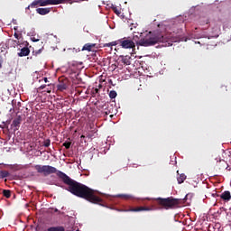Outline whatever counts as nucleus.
Instances as JSON below:
<instances>
[{
    "label": "nucleus",
    "instance_id": "7ed1b4c3",
    "mask_svg": "<svg viewBox=\"0 0 231 231\" xmlns=\"http://www.w3.org/2000/svg\"><path fill=\"white\" fill-rule=\"evenodd\" d=\"M155 200L157 201V205L165 210H172L174 208H178L181 204V199H175L173 197H168L165 199L157 198Z\"/></svg>",
    "mask_w": 231,
    "mask_h": 231
},
{
    "label": "nucleus",
    "instance_id": "dca6fc26",
    "mask_svg": "<svg viewBox=\"0 0 231 231\" xmlns=\"http://www.w3.org/2000/svg\"><path fill=\"white\" fill-rule=\"evenodd\" d=\"M46 231H66V229L64 228V226H59L49 227Z\"/></svg>",
    "mask_w": 231,
    "mask_h": 231
},
{
    "label": "nucleus",
    "instance_id": "4be33fe9",
    "mask_svg": "<svg viewBox=\"0 0 231 231\" xmlns=\"http://www.w3.org/2000/svg\"><path fill=\"white\" fill-rule=\"evenodd\" d=\"M116 96H117L116 91L111 90V91L109 92V97H110L111 99L116 98Z\"/></svg>",
    "mask_w": 231,
    "mask_h": 231
},
{
    "label": "nucleus",
    "instance_id": "1a4fd4ad",
    "mask_svg": "<svg viewBox=\"0 0 231 231\" xmlns=\"http://www.w3.org/2000/svg\"><path fill=\"white\" fill-rule=\"evenodd\" d=\"M36 12L40 15H48V14H50V12H51V8H50V7L38 8V9H36Z\"/></svg>",
    "mask_w": 231,
    "mask_h": 231
},
{
    "label": "nucleus",
    "instance_id": "39448f33",
    "mask_svg": "<svg viewBox=\"0 0 231 231\" xmlns=\"http://www.w3.org/2000/svg\"><path fill=\"white\" fill-rule=\"evenodd\" d=\"M118 44H120L122 48H125V50L134 48L135 46L133 40H117L109 43H104L103 48H111V50H113V46H116Z\"/></svg>",
    "mask_w": 231,
    "mask_h": 231
},
{
    "label": "nucleus",
    "instance_id": "412c9836",
    "mask_svg": "<svg viewBox=\"0 0 231 231\" xmlns=\"http://www.w3.org/2000/svg\"><path fill=\"white\" fill-rule=\"evenodd\" d=\"M99 92H100V88H92L91 95L93 97H97V95H98Z\"/></svg>",
    "mask_w": 231,
    "mask_h": 231
},
{
    "label": "nucleus",
    "instance_id": "6ab92c4d",
    "mask_svg": "<svg viewBox=\"0 0 231 231\" xmlns=\"http://www.w3.org/2000/svg\"><path fill=\"white\" fill-rule=\"evenodd\" d=\"M8 176H10V172H8V171H0V178H8Z\"/></svg>",
    "mask_w": 231,
    "mask_h": 231
},
{
    "label": "nucleus",
    "instance_id": "b1692460",
    "mask_svg": "<svg viewBox=\"0 0 231 231\" xmlns=\"http://www.w3.org/2000/svg\"><path fill=\"white\" fill-rule=\"evenodd\" d=\"M63 147H65L66 149H69V147H71V142H65L63 143Z\"/></svg>",
    "mask_w": 231,
    "mask_h": 231
},
{
    "label": "nucleus",
    "instance_id": "f3484780",
    "mask_svg": "<svg viewBox=\"0 0 231 231\" xmlns=\"http://www.w3.org/2000/svg\"><path fill=\"white\" fill-rule=\"evenodd\" d=\"M185 180H187L186 174L182 173L179 177H177V181H178L179 185H181V183H183V181H185Z\"/></svg>",
    "mask_w": 231,
    "mask_h": 231
},
{
    "label": "nucleus",
    "instance_id": "423d86ee",
    "mask_svg": "<svg viewBox=\"0 0 231 231\" xmlns=\"http://www.w3.org/2000/svg\"><path fill=\"white\" fill-rule=\"evenodd\" d=\"M22 122H23V117L21 116H16V118L13 120V123L11 125V127L14 128V131H19Z\"/></svg>",
    "mask_w": 231,
    "mask_h": 231
},
{
    "label": "nucleus",
    "instance_id": "2f4dec72",
    "mask_svg": "<svg viewBox=\"0 0 231 231\" xmlns=\"http://www.w3.org/2000/svg\"><path fill=\"white\" fill-rule=\"evenodd\" d=\"M210 22L208 20L206 21V24H208Z\"/></svg>",
    "mask_w": 231,
    "mask_h": 231
},
{
    "label": "nucleus",
    "instance_id": "aec40b11",
    "mask_svg": "<svg viewBox=\"0 0 231 231\" xmlns=\"http://www.w3.org/2000/svg\"><path fill=\"white\" fill-rule=\"evenodd\" d=\"M116 198H122L123 199H131V195L118 194V195H116Z\"/></svg>",
    "mask_w": 231,
    "mask_h": 231
},
{
    "label": "nucleus",
    "instance_id": "cd10ccee",
    "mask_svg": "<svg viewBox=\"0 0 231 231\" xmlns=\"http://www.w3.org/2000/svg\"><path fill=\"white\" fill-rule=\"evenodd\" d=\"M15 39H19V34L17 32H14Z\"/></svg>",
    "mask_w": 231,
    "mask_h": 231
},
{
    "label": "nucleus",
    "instance_id": "c756f323",
    "mask_svg": "<svg viewBox=\"0 0 231 231\" xmlns=\"http://www.w3.org/2000/svg\"><path fill=\"white\" fill-rule=\"evenodd\" d=\"M101 88H102V85L99 84L97 89H100Z\"/></svg>",
    "mask_w": 231,
    "mask_h": 231
},
{
    "label": "nucleus",
    "instance_id": "0eeeda50",
    "mask_svg": "<svg viewBox=\"0 0 231 231\" xmlns=\"http://www.w3.org/2000/svg\"><path fill=\"white\" fill-rule=\"evenodd\" d=\"M152 210V208H149V207H137V208H132L128 210H125V212H149Z\"/></svg>",
    "mask_w": 231,
    "mask_h": 231
},
{
    "label": "nucleus",
    "instance_id": "473e14b6",
    "mask_svg": "<svg viewBox=\"0 0 231 231\" xmlns=\"http://www.w3.org/2000/svg\"><path fill=\"white\" fill-rule=\"evenodd\" d=\"M14 42H16V44H19V42H17V41H14Z\"/></svg>",
    "mask_w": 231,
    "mask_h": 231
},
{
    "label": "nucleus",
    "instance_id": "f8f14e48",
    "mask_svg": "<svg viewBox=\"0 0 231 231\" xmlns=\"http://www.w3.org/2000/svg\"><path fill=\"white\" fill-rule=\"evenodd\" d=\"M30 55V49L23 47L21 49V51L18 52V57H28Z\"/></svg>",
    "mask_w": 231,
    "mask_h": 231
},
{
    "label": "nucleus",
    "instance_id": "7c9ffc66",
    "mask_svg": "<svg viewBox=\"0 0 231 231\" xmlns=\"http://www.w3.org/2000/svg\"><path fill=\"white\" fill-rule=\"evenodd\" d=\"M87 138H91V134H88V135H87Z\"/></svg>",
    "mask_w": 231,
    "mask_h": 231
},
{
    "label": "nucleus",
    "instance_id": "f704fd0d",
    "mask_svg": "<svg viewBox=\"0 0 231 231\" xmlns=\"http://www.w3.org/2000/svg\"><path fill=\"white\" fill-rule=\"evenodd\" d=\"M38 53H41V50L38 51Z\"/></svg>",
    "mask_w": 231,
    "mask_h": 231
},
{
    "label": "nucleus",
    "instance_id": "a878e982",
    "mask_svg": "<svg viewBox=\"0 0 231 231\" xmlns=\"http://www.w3.org/2000/svg\"><path fill=\"white\" fill-rule=\"evenodd\" d=\"M0 68H3V58L0 56Z\"/></svg>",
    "mask_w": 231,
    "mask_h": 231
},
{
    "label": "nucleus",
    "instance_id": "20e7f679",
    "mask_svg": "<svg viewBox=\"0 0 231 231\" xmlns=\"http://www.w3.org/2000/svg\"><path fill=\"white\" fill-rule=\"evenodd\" d=\"M68 3V0H34L26 10L30 8H37V6H48L50 5H64Z\"/></svg>",
    "mask_w": 231,
    "mask_h": 231
},
{
    "label": "nucleus",
    "instance_id": "f03ea898",
    "mask_svg": "<svg viewBox=\"0 0 231 231\" xmlns=\"http://www.w3.org/2000/svg\"><path fill=\"white\" fill-rule=\"evenodd\" d=\"M159 42H167V37L163 33L154 31L153 32H150L144 38L139 40L137 44L139 46H154V44H159Z\"/></svg>",
    "mask_w": 231,
    "mask_h": 231
},
{
    "label": "nucleus",
    "instance_id": "a211bd4d",
    "mask_svg": "<svg viewBox=\"0 0 231 231\" xmlns=\"http://www.w3.org/2000/svg\"><path fill=\"white\" fill-rule=\"evenodd\" d=\"M3 196H5V198L9 199L12 197V191L10 189H4Z\"/></svg>",
    "mask_w": 231,
    "mask_h": 231
},
{
    "label": "nucleus",
    "instance_id": "393cba45",
    "mask_svg": "<svg viewBox=\"0 0 231 231\" xmlns=\"http://www.w3.org/2000/svg\"><path fill=\"white\" fill-rule=\"evenodd\" d=\"M114 12L115 14H116V15H120V14H122V12L118 9H116V7L114 8Z\"/></svg>",
    "mask_w": 231,
    "mask_h": 231
},
{
    "label": "nucleus",
    "instance_id": "72a5a7b5",
    "mask_svg": "<svg viewBox=\"0 0 231 231\" xmlns=\"http://www.w3.org/2000/svg\"><path fill=\"white\" fill-rule=\"evenodd\" d=\"M14 102H15L14 100L12 101L13 106H14Z\"/></svg>",
    "mask_w": 231,
    "mask_h": 231
},
{
    "label": "nucleus",
    "instance_id": "6e6552de",
    "mask_svg": "<svg viewBox=\"0 0 231 231\" xmlns=\"http://www.w3.org/2000/svg\"><path fill=\"white\" fill-rule=\"evenodd\" d=\"M217 167L219 171H230V166H228V163L226 161H219L217 163Z\"/></svg>",
    "mask_w": 231,
    "mask_h": 231
},
{
    "label": "nucleus",
    "instance_id": "ddd939ff",
    "mask_svg": "<svg viewBox=\"0 0 231 231\" xmlns=\"http://www.w3.org/2000/svg\"><path fill=\"white\" fill-rule=\"evenodd\" d=\"M97 44L95 43H86L83 48L81 49L82 51H91L93 48H95Z\"/></svg>",
    "mask_w": 231,
    "mask_h": 231
},
{
    "label": "nucleus",
    "instance_id": "c85d7f7f",
    "mask_svg": "<svg viewBox=\"0 0 231 231\" xmlns=\"http://www.w3.org/2000/svg\"><path fill=\"white\" fill-rule=\"evenodd\" d=\"M85 139H86V135H81V136H80L81 142H82V140H85Z\"/></svg>",
    "mask_w": 231,
    "mask_h": 231
},
{
    "label": "nucleus",
    "instance_id": "9d476101",
    "mask_svg": "<svg viewBox=\"0 0 231 231\" xmlns=\"http://www.w3.org/2000/svg\"><path fill=\"white\" fill-rule=\"evenodd\" d=\"M57 89L58 91H65V89H68V79H65L64 81L58 84Z\"/></svg>",
    "mask_w": 231,
    "mask_h": 231
},
{
    "label": "nucleus",
    "instance_id": "9b49d317",
    "mask_svg": "<svg viewBox=\"0 0 231 231\" xmlns=\"http://www.w3.org/2000/svg\"><path fill=\"white\" fill-rule=\"evenodd\" d=\"M219 198L223 199V201H230L231 199V194L230 191L226 190L221 195H219Z\"/></svg>",
    "mask_w": 231,
    "mask_h": 231
},
{
    "label": "nucleus",
    "instance_id": "5701e85b",
    "mask_svg": "<svg viewBox=\"0 0 231 231\" xmlns=\"http://www.w3.org/2000/svg\"><path fill=\"white\" fill-rule=\"evenodd\" d=\"M51 144V141L50 139H46L43 142V147H49Z\"/></svg>",
    "mask_w": 231,
    "mask_h": 231
},
{
    "label": "nucleus",
    "instance_id": "f257e3e1",
    "mask_svg": "<svg viewBox=\"0 0 231 231\" xmlns=\"http://www.w3.org/2000/svg\"><path fill=\"white\" fill-rule=\"evenodd\" d=\"M35 171L38 174H43L44 176H50V174H56L61 181L65 185H67L68 192L73 194V196H77V198H81L82 199H86L89 201V203H93L94 205H101L102 199L97 195V191L89 187L71 179L66 173L57 170V168L50 165H34Z\"/></svg>",
    "mask_w": 231,
    "mask_h": 231
},
{
    "label": "nucleus",
    "instance_id": "4468645a",
    "mask_svg": "<svg viewBox=\"0 0 231 231\" xmlns=\"http://www.w3.org/2000/svg\"><path fill=\"white\" fill-rule=\"evenodd\" d=\"M51 86H53L51 83H49L47 85H42L38 89H45V93H51Z\"/></svg>",
    "mask_w": 231,
    "mask_h": 231
},
{
    "label": "nucleus",
    "instance_id": "2eb2a0df",
    "mask_svg": "<svg viewBox=\"0 0 231 231\" xmlns=\"http://www.w3.org/2000/svg\"><path fill=\"white\" fill-rule=\"evenodd\" d=\"M121 62L125 66H129L131 64V58L129 56H120Z\"/></svg>",
    "mask_w": 231,
    "mask_h": 231
},
{
    "label": "nucleus",
    "instance_id": "bb28decb",
    "mask_svg": "<svg viewBox=\"0 0 231 231\" xmlns=\"http://www.w3.org/2000/svg\"><path fill=\"white\" fill-rule=\"evenodd\" d=\"M43 80H44V82H45L46 84H48V82H50V81L48 80V78H43Z\"/></svg>",
    "mask_w": 231,
    "mask_h": 231
}]
</instances>
